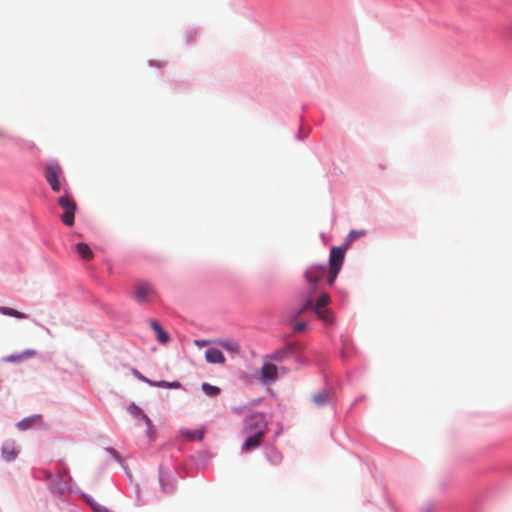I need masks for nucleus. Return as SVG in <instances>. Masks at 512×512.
Listing matches in <instances>:
<instances>
[{"mask_svg": "<svg viewBox=\"0 0 512 512\" xmlns=\"http://www.w3.org/2000/svg\"><path fill=\"white\" fill-rule=\"evenodd\" d=\"M329 301L330 297L326 293L321 294L314 305L312 299H308L302 308L297 312L296 316H299L300 314L304 313V311L311 308L321 320L326 323H332V314L328 309H325Z\"/></svg>", "mask_w": 512, "mask_h": 512, "instance_id": "1", "label": "nucleus"}, {"mask_svg": "<svg viewBox=\"0 0 512 512\" xmlns=\"http://www.w3.org/2000/svg\"><path fill=\"white\" fill-rule=\"evenodd\" d=\"M57 203L64 210L63 214L60 216L61 221L67 226H72L77 210L75 199L65 190L64 194L58 198Z\"/></svg>", "mask_w": 512, "mask_h": 512, "instance_id": "2", "label": "nucleus"}, {"mask_svg": "<svg viewBox=\"0 0 512 512\" xmlns=\"http://www.w3.org/2000/svg\"><path fill=\"white\" fill-rule=\"evenodd\" d=\"M347 248L348 247L345 245L344 247H332L330 250L328 277V284L330 286L334 284V281L341 270Z\"/></svg>", "mask_w": 512, "mask_h": 512, "instance_id": "3", "label": "nucleus"}, {"mask_svg": "<svg viewBox=\"0 0 512 512\" xmlns=\"http://www.w3.org/2000/svg\"><path fill=\"white\" fill-rule=\"evenodd\" d=\"M62 173V168L57 163H49L45 167L44 176L53 192H60L62 185L66 183Z\"/></svg>", "mask_w": 512, "mask_h": 512, "instance_id": "4", "label": "nucleus"}, {"mask_svg": "<svg viewBox=\"0 0 512 512\" xmlns=\"http://www.w3.org/2000/svg\"><path fill=\"white\" fill-rule=\"evenodd\" d=\"M156 296L154 287L147 282H137L134 286L133 298L140 304L150 302Z\"/></svg>", "mask_w": 512, "mask_h": 512, "instance_id": "5", "label": "nucleus"}, {"mask_svg": "<svg viewBox=\"0 0 512 512\" xmlns=\"http://www.w3.org/2000/svg\"><path fill=\"white\" fill-rule=\"evenodd\" d=\"M267 430V422L263 414L254 413L248 416L244 421V433H255V432H263L266 433Z\"/></svg>", "mask_w": 512, "mask_h": 512, "instance_id": "6", "label": "nucleus"}, {"mask_svg": "<svg viewBox=\"0 0 512 512\" xmlns=\"http://www.w3.org/2000/svg\"><path fill=\"white\" fill-rule=\"evenodd\" d=\"M326 274V266L325 265H311L306 271H305V279L308 282V284L315 288L318 284V282L323 279V277Z\"/></svg>", "mask_w": 512, "mask_h": 512, "instance_id": "7", "label": "nucleus"}, {"mask_svg": "<svg viewBox=\"0 0 512 512\" xmlns=\"http://www.w3.org/2000/svg\"><path fill=\"white\" fill-rule=\"evenodd\" d=\"M250 436L247 438V440L242 445V451L249 452L257 447H259L262 443L263 437L266 433L263 432H255V433H249Z\"/></svg>", "mask_w": 512, "mask_h": 512, "instance_id": "8", "label": "nucleus"}, {"mask_svg": "<svg viewBox=\"0 0 512 512\" xmlns=\"http://www.w3.org/2000/svg\"><path fill=\"white\" fill-rule=\"evenodd\" d=\"M128 411L135 417H141L143 419V421L145 422V424L147 425V433H148V436L150 438H153V434H154V431H153V427H152V422L150 420V418L144 414L142 412V410L136 406L135 404H131L128 408Z\"/></svg>", "mask_w": 512, "mask_h": 512, "instance_id": "9", "label": "nucleus"}, {"mask_svg": "<svg viewBox=\"0 0 512 512\" xmlns=\"http://www.w3.org/2000/svg\"><path fill=\"white\" fill-rule=\"evenodd\" d=\"M36 355V351L33 350V349H27L19 354H12V355H8L6 357L3 358V361L4 362H7V363H16V362H21L25 359H28V358H32Z\"/></svg>", "mask_w": 512, "mask_h": 512, "instance_id": "10", "label": "nucleus"}, {"mask_svg": "<svg viewBox=\"0 0 512 512\" xmlns=\"http://www.w3.org/2000/svg\"><path fill=\"white\" fill-rule=\"evenodd\" d=\"M205 359L207 362L211 364H224L225 363V357L223 353L216 348L208 349L205 352Z\"/></svg>", "mask_w": 512, "mask_h": 512, "instance_id": "11", "label": "nucleus"}, {"mask_svg": "<svg viewBox=\"0 0 512 512\" xmlns=\"http://www.w3.org/2000/svg\"><path fill=\"white\" fill-rule=\"evenodd\" d=\"M261 376L265 381H274L277 378V367L271 363L264 364L261 369Z\"/></svg>", "mask_w": 512, "mask_h": 512, "instance_id": "12", "label": "nucleus"}, {"mask_svg": "<svg viewBox=\"0 0 512 512\" xmlns=\"http://www.w3.org/2000/svg\"><path fill=\"white\" fill-rule=\"evenodd\" d=\"M218 345L232 354H239L241 351L239 343L231 339L220 340L218 341Z\"/></svg>", "mask_w": 512, "mask_h": 512, "instance_id": "13", "label": "nucleus"}, {"mask_svg": "<svg viewBox=\"0 0 512 512\" xmlns=\"http://www.w3.org/2000/svg\"><path fill=\"white\" fill-rule=\"evenodd\" d=\"M150 326L154 330L157 335V339L160 343L165 344L169 340L168 334L163 330V328L159 325L156 320L150 321Z\"/></svg>", "mask_w": 512, "mask_h": 512, "instance_id": "14", "label": "nucleus"}, {"mask_svg": "<svg viewBox=\"0 0 512 512\" xmlns=\"http://www.w3.org/2000/svg\"><path fill=\"white\" fill-rule=\"evenodd\" d=\"M18 452L19 450L14 443H6L2 448L3 457L7 461L13 460L17 456Z\"/></svg>", "mask_w": 512, "mask_h": 512, "instance_id": "15", "label": "nucleus"}, {"mask_svg": "<svg viewBox=\"0 0 512 512\" xmlns=\"http://www.w3.org/2000/svg\"><path fill=\"white\" fill-rule=\"evenodd\" d=\"M76 251L84 260H91L94 256L91 248L83 242H80L76 245Z\"/></svg>", "mask_w": 512, "mask_h": 512, "instance_id": "16", "label": "nucleus"}, {"mask_svg": "<svg viewBox=\"0 0 512 512\" xmlns=\"http://www.w3.org/2000/svg\"><path fill=\"white\" fill-rule=\"evenodd\" d=\"M40 420H41L40 415L31 416V417L25 418V419L21 420L20 422H18L17 427L21 430H27V429L31 428L32 426H34L35 424L39 423Z\"/></svg>", "mask_w": 512, "mask_h": 512, "instance_id": "17", "label": "nucleus"}, {"mask_svg": "<svg viewBox=\"0 0 512 512\" xmlns=\"http://www.w3.org/2000/svg\"><path fill=\"white\" fill-rule=\"evenodd\" d=\"M0 313L3 314V315H7V316L19 318V319H26V318H28L27 314H25L23 312H20V311H17V310H15L13 308H9V307H0Z\"/></svg>", "mask_w": 512, "mask_h": 512, "instance_id": "18", "label": "nucleus"}, {"mask_svg": "<svg viewBox=\"0 0 512 512\" xmlns=\"http://www.w3.org/2000/svg\"><path fill=\"white\" fill-rule=\"evenodd\" d=\"M295 345L294 344H289L287 347H285L284 349H281V350H278L276 351L273 356H272V359L276 360V361H281L289 351H292L294 349Z\"/></svg>", "mask_w": 512, "mask_h": 512, "instance_id": "19", "label": "nucleus"}, {"mask_svg": "<svg viewBox=\"0 0 512 512\" xmlns=\"http://www.w3.org/2000/svg\"><path fill=\"white\" fill-rule=\"evenodd\" d=\"M328 398H329V394L325 390L313 395V401L319 406L326 404L328 401Z\"/></svg>", "mask_w": 512, "mask_h": 512, "instance_id": "20", "label": "nucleus"}, {"mask_svg": "<svg viewBox=\"0 0 512 512\" xmlns=\"http://www.w3.org/2000/svg\"><path fill=\"white\" fill-rule=\"evenodd\" d=\"M182 435L189 440H201L203 438V431L201 430H187L182 431Z\"/></svg>", "mask_w": 512, "mask_h": 512, "instance_id": "21", "label": "nucleus"}, {"mask_svg": "<svg viewBox=\"0 0 512 512\" xmlns=\"http://www.w3.org/2000/svg\"><path fill=\"white\" fill-rule=\"evenodd\" d=\"M202 390L208 396H217L220 393V388L217 386L210 385L208 383L202 384Z\"/></svg>", "mask_w": 512, "mask_h": 512, "instance_id": "22", "label": "nucleus"}, {"mask_svg": "<svg viewBox=\"0 0 512 512\" xmlns=\"http://www.w3.org/2000/svg\"><path fill=\"white\" fill-rule=\"evenodd\" d=\"M366 234V231L364 230H360V231H356V230H353L351 231L348 236H347V239H346V247H348L354 240L364 236Z\"/></svg>", "mask_w": 512, "mask_h": 512, "instance_id": "23", "label": "nucleus"}, {"mask_svg": "<svg viewBox=\"0 0 512 512\" xmlns=\"http://www.w3.org/2000/svg\"><path fill=\"white\" fill-rule=\"evenodd\" d=\"M305 328H306V323L299 322V323L295 324L294 331L295 332H302L303 330H305Z\"/></svg>", "mask_w": 512, "mask_h": 512, "instance_id": "24", "label": "nucleus"}, {"mask_svg": "<svg viewBox=\"0 0 512 512\" xmlns=\"http://www.w3.org/2000/svg\"><path fill=\"white\" fill-rule=\"evenodd\" d=\"M194 343L198 347H204V346L209 344V341H207V340H195Z\"/></svg>", "mask_w": 512, "mask_h": 512, "instance_id": "25", "label": "nucleus"}, {"mask_svg": "<svg viewBox=\"0 0 512 512\" xmlns=\"http://www.w3.org/2000/svg\"><path fill=\"white\" fill-rule=\"evenodd\" d=\"M150 64L153 65V66H157V67H163L166 63L165 62L151 61Z\"/></svg>", "mask_w": 512, "mask_h": 512, "instance_id": "26", "label": "nucleus"}]
</instances>
